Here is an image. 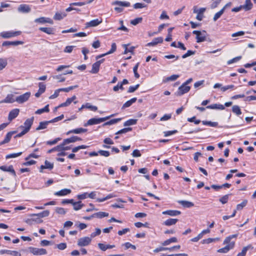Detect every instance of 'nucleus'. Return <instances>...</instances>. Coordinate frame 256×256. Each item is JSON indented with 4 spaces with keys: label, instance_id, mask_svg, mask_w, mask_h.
<instances>
[{
    "label": "nucleus",
    "instance_id": "0e129e2a",
    "mask_svg": "<svg viewBox=\"0 0 256 256\" xmlns=\"http://www.w3.org/2000/svg\"><path fill=\"white\" fill-rule=\"evenodd\" d=\"M140 86L139 84H137L134 86H130L128 88V92L129 93H132L135 92Z\"/></svg>",
    "mask_w": 256,
    "mask_h": 256
},
{
    "label": "nucleus",
    "instance_id": "412c9836",
    "mask_svg": "<svg viewBox=\"0 0 256 256\" xmlns=\"http://www.w3.org/2000/svg\"><path fill=\"white\" fill-rule=\"evenodd\" d=\"M116 43H112V44L111 49L108 52H107L106 54H102L101 55L96 56V59L98 60V58H100L104 56L112 54L116 50Z\"/></svg>",
    "mask_w": 256,
    "mask_h": 256
},
{
    "label": "nucleus",
    "instance_id": "c03bdc74",
    "mask_svg": "<svg viewBox=\"0 0 256 256\" xmlns=\"http://www.w3.org/2000/svg\"><path fill=\"white\" fill-rule=\"evenodd\" d=\"M50 110L48 104L44 108L38 110L35 113L38 114H40L45 112H48Z\"/></svg>",
    "mask_w": 256,
    "mask_h": 256
},
{
    "label": "nucleus",
    "instance_id": "13d9d810",
    "mask_svg": "<svg viewBox=\"0 0 256 256\" xmlns=\"http://www.w3.org/2000/svg\"><path fill=\"white\" fill-rule=\"evenodd\" d=\"M188 121L190 122H194L196 124H198L201 122L200 120H196V117L195 116L188 118Z\"/></svg>",
    "mask_w": 256,
    "mask_h": 256
},
{
    "label": "nucleus",
    "instance_id": "bb28decb",
    "mask_svg": "<svg viewBox=\"0 0 256 256\" xmlns=\"http://www.w3.org/2000/svg\"><path fill=\"white\" fill-rule=\"evenodd\" d=\"M82 139L77 136H72L70 138L64 139V143L66 144H68L70 143L74 142H76L80 141Z\"/></svg>",
    "mask_w": 256,
    "mask_h": 256
},
{
    "label": "nucleus",
    "instance_id": "338daca9",
    "mask_svg": "<svg viewBox=\"0 0 256 256\" xmlns=\"http://www.w3.org/2000/svg\"><path fill=\"white\" fill-rule=\"evenodd\" d=\"M52 78L54 79L58 80V82H63L65 81V80H66L65 78L62 77V75H60V74L54 76H52Z\"/></svg>",
    "mask_w": 256,
    "mask_h": 256
},
{
    "label": "nucleus",
    "instance_id": "ddd939ff",
    "mask_svg": "<svg viewBox=\"0 0 256 256\" xmlns=\"http://www.w3.org/2000/svg\"><path fill=\"white\" fill-rule=\"evenodd\" d=\"M34 22L41 24L48 23L51 24H53V20L49 18L40 17L34 20Z\"/></svg>",
    "mask_w": 256,
    "mask_h": 256
},
{
    "label": "nucleus",
    "instance_id": "7c9ffc66",
    "mask_svg": "<svg viewBox=\"0 0 256 256\" xmlns=\"http://www.w3.org/2000/svg\"><path fill=\"white\" fill-rule=\"evenodd\" d=\"M98 246L99 248L103 251H105L107 249L112 248L115 247L114 245H110V244L106 245V244H101V243H99L98 244Z\"/></svg>",
    "mask_w": 256,
    "mask_h": 256
},
{
    "label": "nucleus",
    "instance_id": "49530a36",
    "mask_svg": "<svg viewBox=\"0 0 256 256\" xmlns=\"http://www.w3.org/2000/svg\"><path fill=\"white\" fill-rule=\"evenodd\" d=\"M230 195L231 194H227L222 196L219 199V201L223 204H226Z\"/></svg>",
    "mask_w": 256,
    "mask_h": 256
},
{
    "label": "nucleus",
    "instance_id": "864d4df0",
    "mask_svg": "<svg viewBox=\"0 0 256 256\" xmlns=\"http://www.w3.org/2000/svg\"><path fill=\"white\" fill-rule=\"evenodd\" d=\"M248 201L245 200H244L240 204H237L236 206V210H242L247 204Z\"/></svg>",
    "mask_w": 256,
    "mask_h": 256
},
{
    "label": "nucleus",
    "instance_id": "cd10ccee",
    "mask_svg": "<svg viewBox=\"0 0 256 256\" xmlns=\"http://www.w3.org/2000/svg\"><path fill=\"white\" fill-rule=\"evenodd\" d=\"M7 254L10 255H13L14 256H16L18 254L20 256V254H18V252L17 251L15 250H0V254Z\"/></svg>",
    "mask_w": 256,
    "mask_h": 256
},
{
    "label": "nucleus",
    "instance_id": "5701e85b",
    "mask_svg": "<svg viewBox=\"0 0 256 256\" xmlns=\"http://www.w3.org/2000/svg\"><path fill=\"white\" fill-rule=\"evenodd\" d=\"M206 108L208 109H216V110H223L225 108V107L224 105L222 104H214L210 105H208L206 106Z\"/></svg>",
    "mask_w": 256,
    "mask_h": 256
},
{
    "label": "nucleus",
    "instance_id": "20e7f679",
    "mask_svg": "<svg viewBox=\"0 0 256 256\" xmlns=\"http://www.w3.org/2000/svg\"><path fill=\"white\" fill-rule=\"evenodd\" d=\"M20 31H6L0 33V36L4 38H10L16 36L21 34Z\"/></svg>",
    "mask_w": 256,
    "mask_h": 256
},
{
    "label": "nucleus",
    "instance_id": "2eb2a0df",
    "mask_svg": "<svg viewBox=\"0 0 256 256\" xmlns=\"http://www.w3.org/2000/svg\"><path fill=\"white\" fill-rule=\"evenodd\" d=\"M18 11L24 13H28L30 11V8L28 5L26 4H22L20 5L18 8Z\"/></svg>",
    "mask_w": 256,
    "mask_h": 256
},
{
    "label": "nucleus",
    "instance_id": "37998d69",
    "mask_svg": "<svg viewBox=\"0 0 256 256\" xmlns=\"http://www.w3.org/2000/svg\"><path fill=\"white\" fill-rule=\"evenodd\" d=\"M225 10V7H224L222 10H220L219 12H217L214 15L213 20L214 21H216L218 18H219L223 14L224 12V11Z\"/></svg>",
    "mask_w": 256,
    "mask_h": 256
},
{
    "label": "nucleus",
    "instance_id": "6e6552de",
    "mask_svg": "<svg viewBox=\"0 0 256 256\" xmlns=\"http://www.w3.org/2000/svg\"><path fill=\"white\" fill-rule=\"evenodd\" d=\"M206 8H202L200 9H198L196 6H194V12L196 13L197 16H196V18L198 20H202L204 17V13L206 11Z\"/></svg>",
    "mask_w": 256,
    "mask_h": 256
},
{
    "label": "nucleus",
    "instance_id": "393cba45",
    "mask_svg": "<svg viewBox=\"0 0 256 256\" xmlns=\"http://www.w3.org/2000/svg\"><path fill=\"white\" fill-rule=\"evenodd\" d=\"M87 132V129L82 128H77L76 129H74V130H69L68 132H66V135H68L70 134H80L82 132Z\"/></svg>",
    "mask_w": 256,
    "mask_h": 256
},
{
    "label": "nucleus",
    "instance_id": "f704fd0d",
    "mask_svg": "<svg viewBox=\"0 0 256 256\" xmlns=\"http://www.w3.org/2000/svg\"><path fill=\"white\" fill-rule=\"evenodd\" d=\"M94 218H102L104 217H106L108 216V213L102 212H100L96 213L94 214Z\"/></svg>",
    "mask_w": 256,
    "mask_h": 256
},
{
    "label": "nucleus",
    "instance_id": "f257e3e1",
    "mask_svg": "<svg viewBox=\"0 0 256 256\" xmlns=\"http://www.w3.org/2000/svg\"><path fill=\"white\" fill-rule=\"evenodd\" d=\"M115 116V114H112L110 116H108L104 118H94L90 119L86 123L84 124V126H92L94 124H97L107 120H108L110 118Z\"/></svg>",
    "mask_w": 256,
    "mask_h": 256
},
{
    "label": "nucleus",
    "instance_id": "774afa93",
    "mask_svg": "<svg viewBox=\"0 0 256 256\" xmlns=\"http://www.w3.org/2000/svg\"><path fill=\"white\" fill-rule=\"evenodd\" d=\"M142 18H136L131 20L130 24H132V25L136 26L137 24L141 22L142 21Z\"/></svg>",
    "mask_w": 256,
    "mask_h": 256
},
{
    "label": "nucleus",
    "instance_id": "0eeeda50",
    "mask_svg": "<svg viewBox=\"0 0 256 256\" xmlns=\"http://www.w3.org/2000/svg\"><path fill=\"white\" fill-rule=\"evenodd\" d=\"M30 96V92H26L23 94L17 96L16 98V101L19 104H22L27 101Z\"/></svg>",
    "mask_w": 256,
    "mask_h": 256
},
{
    "label": "nucleus",
    "instance_id": "7ed1b4c3",
    "mask_svg": "<svg viewBox=\"0 0 256 256\" xmlns=\"http://www.w3.org/2000/svg\"><path fill=\"white\" fill-rule=\"evenodd\" d=\"M112 5L118 6L114 8V10L118 12H121L123 10V8L121 7H128L130 4L128 2H122L116 0L112 2Z\"/></svg>",
    "mask_w": 256,
    "mask_h": 256
},
{
    "label": "nucleus",
    "instance_id": "09e8293b",
    "mask_svg": "<svg viewBox=\"0 0 256 256\" xmlns=\"http://www.w3.org/2000/svg\"><path fill=\"white\" fill-rule=\"evenodd\" d=\"M137 122V120L136 119H130L126 121L124 124V126H132L134 125Z\"/></svg>",
    "mask_w": 256,
    "mask_h": 256
},
{
    "label": "nucleus",
    "instance_id": "69168bd1",
    "mask_svg": "<svg viewBox=\"0 0 256 256\" xmlns=\"http://www.w3.org/2000/svg\"><path fill=\"white\" fill-rule=\"evenodd\" d=\"M100 233H101L100 229L99 228H96V232H92L90 234V238H94L97 236H99L100 234Z\"/></svg>",
    "mask_w": 256,
    "mask_h": 256
},
{
    "label": "nucleus",
    "instance_id": "4d7b16f0",
    "mask_svg": "<svg viewBox=\"0 0 256 256\" xmlns=\"http://www.w3.org/2000/svg\"><path fill=\"white\" fill-rule=\"evenodd\" d=\"M176 242V238L174 237L164 241L162 244L163 246H166L170 244L172 242Z\"/></svg>",
    "mask_w": 256,
    "mask_h": 256
},
{
    "label": "nucleus",
    "instance_id": "aec40b11",
    "mask_svg": "<svg viewBox=\"0 0 256 256\" xmlns=\"http://www.w3.org/2000/svg\"><path fill=\"white\" fill-rule=\"evenodd\" d=\"M0 169L4 172H10L13 174L14 176H16V174L12 166H0Z\"/></svg>",
    "mask_w": 256,
    "mask_h": 256
},
{
    "label": "nucleus",
    "instance_id": "8fccbe9b",
    "mask_svg": "<svg viewBox=\"0 0 256 256\" xmlns=\"http://www.w3.org/2000/svg\"><path fill=\"white\" fill-rule=\"evenodd\" d=\"M78 87V85H75L73 86H70L66 88H60V92H69L70 90H72Z\"/></svg>",
    "mask_w": 256,
    "mask_h": 256
},
{
    "label": "nucleus",
    "instance_id": "5fc2aeb1",
    "mask_svg": "<svg viewBox=\"0 0 256 256\" xmlns=\"http://www.w3.org/2000/svg\"><path fill=\"white\" fill-rule=\"evenodd\" d=\"M7 64L6 60L0 58V70H3L6 66Z\"/></svg>",
    "mask_w": 256,
    "mask_h": 256
},
{
    "label": "nucleus",
    "instance_id": "79ce46f5",
    "mask_svg": "<svg viewBox=\"0 0 256 256\" xmlns=\"http://www.w3.org/2000/svg\"><path fill=\"white\" fill-rule=\"evenodd\" d=\"M50 214V212L48 210H44L41 212L37 214H34L33 216H38L39 218H44L48 216Z\"/></svg>",
    "mask_w": 256,
    "mask_h": 256
},
{
    "label": "nucleus",
    "instance_id": "3c124183",
    "mask_svg": "<svg viewBox=\"0 0 256 256\" xmlns=\"http://www.w3.org/2000/svg\"><path fill=\"white\" fill-rule=\"evenodd\" d=\"M22 154V152H19L18 153H13V154H7L6 156V159H9L11 158H15L16 157H18V156H20Z\"/></svg>",
    "mask_w": 256,
    "mask_h": 256
},
{
    "label": "nucleus",
    "instance_id": "72a5a7b5",
    "mask_svg": "<svg viewBox=\"0 0 256 256\" xmlns=\"http://www.w3.org/2000/svg\"><path fill=\"white\" fill-rule=\"evenodd\" d=\"M237 236H238V234H234L230 235V236H227L225 238V240L224 241L223 244H226V245L227 244H229L232 242V241H231V240L232 238H237Z\"/></svg>",
    "mask_w": 256,
    "mask_h": 256
},
{
    "label": "nucleus",
    "instance_id": "423d86ee",
    "mask_svg": "<svg viewBox=\"0 0 256 256\" xmlns=\"http://www.w3.org/2000/svg\"><path fill=\"white\" fill-rule=\"evenodd\" d=\"M92 241L90 237L84 236L78 240V245L80 246H88Z\"/></svg>",
    "mask_w": 256,
    "mask_h": 256
},
{
    "label": "nucleus",
    "instance_id": "f8f14e48",
    "mask_svg": "<svg viewBox=\"0 0 256 256\" xmlns=\"http://www.w3.org/2000/svg\"><path fill=\"white\" fill-rule=\"evenodd\" d=\"M102 19L101 18L100 20L98 19L93 20L89 22H87L85 24V28H88L90 27H94L96 26L102 22Z\"/></svg>",
    "mask_w": 256,
    "mask_h": 256
},
{
    "label": "nucleus",
    "instance_id": "a211bd4d",
    "mask_svg": "<svg viewBox=\"0 0 256 256\" xmlns=\"http://www.w3.org/2000/svg\"><path fill=\"white\" fill-rule=\"evenodd\" d=\"M15 132H16L14 131V132H8L6 136L4 139L2 141L0 142V146L9 142L12 137V134H14Z\"/></svg>",
    "mask_w": 256,
    "mask_h": 256
},
{
    "label": "nucleus",
    "instance_id": "e433bc0d",
    "mask_svg": "<svg viewBox=\"0 0 256 256\" xmlns=\"http://www.w3.org/2000/svg\"><path fill=\"white\" fill-rule=\"evenodd\" d=\"M203 125L208 126L211 127H216L218 126L217 122H212L210 121L202 120V122Z\"/></svg>",
    "mask_w": 256,
    "mask_h": 256
},
{
    "label": "nucleus",
    "instance_id": "4be33fe9",
    "mask_svg": "<svg viewBox=\"0 0 256 256\" xmlns=\"http://www.w3.org/2000/svg\"><path fill=\"white\" fill-rule=\"evenodd\" d=\"M178 202L184 208H190L194 206L193 202L187 200H178Z\"/></svg>",
    "mask_w": 256,
    "mask_h": 256
},
{
    "label": "nucleus",
    "instance_id": "4c0bfd02",
    "mask_svg": "<svg viewBox=\"0 0 256 256\" xmlns=\"http://www.w3.org/2000/svg\"><path fill=\"white\" fill-rule=\"evenodd\" d=\"M252 4L250 0H246L245 4L244 5L243 7L245 10H249L252 8Z\"/></svg>",
    "mask_w": 256,
    "mask_h": 256
},
{
    "label": "nucleus",
    "instance_id": "c85d7f7f",
    "mask_svg": "<svg viewBox=\"0 0 256 256\" xmlns=\"http://www.w3.org/2000/svg\"><path fill=\"white\" fill-rule=\"evenodd\" d=\"M50 124V121H44L40 122L38 126L36 128V130H40L47 128L48 124Z\"/></svg>",
    "mask_w": 256,
    "mask_h": 256
},
{
    "label": "nucleus",
    "instance_id": "2f4dec72",
    "mask_svg": "<svg viewBox=\"0 0 256 256\" xmlns=\"http://www.w3.org/2000/svg\"><path fill=\"white\" fill-rule=\"evenodd\" d=\"M136 100L137 99L136 98H134L130 99V100L127 101L123 104L122 108L124 109L126 108H128V107L130 106L132 104H134V102H136Z\"/></svg>",
    "mask_w": 256,
    "mask_h": 256
},
{
    "label": "nucleus",
    "instance_id": "a19ab883",
    "mask_svg": "<svg viewBox=\"0 0 256 256\" xmlns=\"http://www.w3.org/2000/svg\"><path fill=\"white\" fill-rule=\"evenodd\" d=\"M232 112L237 116L242 114V111L239 106L234 105L232 107Z\"/></svg>",
    "mask_w": 256,
    "mask_h": 256
},
{
    "label": "nucleus",
    "instance_id": "f03ea898",
    "mask_svg": "<svg viewBox=\"0 0 256 256\" xmlns=\"http://www.w3.org/2000/svg\"><path fill=\"white\" fill-rule=\"evenodd\" d=\"M192 80V78H190L186 80L182 86L178 88V94L180 95L184 94L188 92L190 90V87L188 86V84L191 82Z\"/></svg>",
    "mask_w": 256,
    "mask_h": 256
},
{
    "label": "nucleus",
    "instance_id": "9d476101",
    "mask_svg": "<svg viewBox=\"0 0 256 256\" xmlns=\"http://www.w3.org/2000/svg\"><path fill=\"white\" fill-rule=\"evenodd\" d=\"M34 120V118L33 116L30 118H28L24 122V126H21L20 128H24V130L25 131L28 132L30 130V128L33 124Z\"/></svg>",
    "mask_w": 256,
    "mask_h": 256
},
{
    "label": "nucleus",
    "instance_id": "680f3d73",
    "mask_svg": "<svg viewBox=\"0 0 256 256\" xmlns=\"http://www.w3.org/2000/svg\"><path fill=\"white\" fill-rule=\"evenodd\" d=\"M242 58V56H238L236 57H235L229 60L228 61L227 64H230L232 63L236 62L240 60Z\"/></svg>",
    "mask_w": 256,
    "mask_h": 256
},
{
    "label": "nucleus",
    "instance_id": "58836bf2",
    "mask_svg": "<svg viewBox=\"0 0 256 256\" xmlns=\"http://www.w3.org/2000/svg\"><path fill=\"white\" fill-rule=\"evenodd\" d=\"M66 16V14L64 12H62V13L57 12L54 16V18L56 20H60L62 19L63 18H64Z\"/></svg>",
    "mask_w": 256,
    "mask_h": 256
},
{
    "label": "nucleus",
    "instance_id": "6e6d98bb",
    "mask_svg": "<svg viewBox=\"0 0 256 256\" xmlns=\"http://www.w3.org/2000/svg\"><path fill=\"white\" fill-rule=\"evenodd\" d=\"M162 214H168L170 216H176V210H168L162 212Z\"/></svg>",
    "mask_w": 256,
    "mask_h": 256
},
{
    "label": "nucleus",
    "instance_id": "dca6fc26",
    "mask_svg": "<svg viewBox=\"0 0 256 256\" xmlns=\"http://www.w3.org/2000/svg\"><path fill=\"white\" fill-rule=\"evenodd\" d=\"M16 101V99L14 98V95L12 94H8L6 98L0 101V103H13Z\"/></svg>",
    "mask_w": 256,
    "mask_h": 256
},
{
    "label": "nucleus",
    "instance_id": "de8ad7c7",
    "mask_svg": "<svg viewBox=\"0 0 256 256\" xmlns=\"http://www.w3.org/2000/svg\"><path fill=\"white\" fill-rule=\"evenodd\" d=\"M176 224V218H170L164 222V224L167 226H170L172 225H174Z\"/></svg>",
    "mask_w": 256,
    "mask_h": 256
},
{
    "label": "nucleus",
    "instance_id": "a878e982",
    "mask_svg": "<svg viewBox=\"0 0 256 256\" xmlns=\"http://www.w3.org/2000/svg\"><path fill=\"white\" fill-rule=\"evenodd\" d=\"M71 192L70 189L64 188L54 193L55 196H64L70 194Z\"/></svg>",
    "mask_w": 256,
    "mask_h": 256
},
{
    "label": "nucleus",
    "instance_id": "f3484780",
    "mask_svg": "<svg viewBox=\"0 0 256 256\" xmlns=\"http://www.w3.org/2000/svg\"><path fill=\"white\" fill-rule=\"evenodd\" d=\"M24 44V42L20 40H17V41H14V42H10V41H5L3 42L2 44V46H18L19 44Z\"/></svg>",
    "mask_w": 256,
    "mask_h": 256
},
{
    "label": "nucleus",
    "instance_id": "6ab92c4d",
    "mask_svg": "<svg viewBox=\"0 0 256 256\" xmlns=\"http://www.w3.org/2000/svg\"><path fill=\"white\" fill-rule=\"evenodd\" d=\"M38 92L35 94V96L36 98H38L46 90V85L43 82H40L38 84Z\"/></svg>",
    "mask_w": 256,
    "mask_h": 256
},
{
    "label": "nucleus",
    "instance_id": "b1692460",
    "mask_svg": "<svg viewBox=\"0 0 256 256\" xmlns=\"http://www.w3.org/2000/svg\"><path fill=\"white\" fill-rule=\"evenodd\" d=\"M163 42L162 37L154 38L151 42H148L146 46H154L158 44L162 43Z\"/></svg>",
    "mask_w": 256,
    "mask_h": 256
},
{
    "label": "nucleus",
    "instance_id": "ea45409f",
    "mask_svg": "<svg viewBox=\"0 0 256 256\" xmlns=\"http://www.w3.org/2000/svg\"><path fill=\"white\" fill-rule=\"evenodd\" d=\"M121 120H122L121 118L112 119V120H111L104 123L102 126H108V125H112V124H115L118 122L120 121Z\"/></svg>",
    "mask_w": 256,
    "mask_h": 256
},
{
    "label": "nucleus",
    "instance_id": "603ef678",
    "mask_svg": "<svg viewBox=\"0 0 256 256\" xmlns=\"http://www.w3.org/2000/svg\"><path fill=\"white\" fill-rule=\"evenodd\" d=\"M131 130H132V128H122V129L118 130V132H117L116 133V134H125V133H126Z\"/></svg>",
    "mask_w": 256,
    "mask_h": 256
},
{
    "label": "nucleus",
    "instance_id": "c756f323",
    "mask_svg": "<svg viewBox=\"0 0 256 256\" xmlns=\"http://www.w3.org/2000/svg\"><path fill=\"white\" fill-rule=\"evenodd\" d=\"M39 30L42 32H44L47 34H54V29L52 28H44V27H41V28H39Z\"/></svg>",
    "mask_w": 256,
    "mask_h": 256
},
{
    "label": "nucleus",
    "instance_id": "39448f33",
    "mask_svg": "<svg viewBox=\"0 0 256 256\" xmlns=\"http://www.w3.org/2000/svg\"><path fill=\"white\" fill-rule=\"evenodd\" d=\"M29 252L35 256H42L47 254V251L43 248H36L34 247H29Z\"/></svg>",
    "mask_w": 256,
    "mask_h": 256
},
{
    "label": "nucleus",
    "instance_id": "4468645a",
    "mask_svg": "<svg viewBox=\"0 0 256 256\" xmlns=\"http://www.w3.org/2000/svg\"><path fill=\"white\" fill-rule=\"evenodd\" d=\"M20 110L18 108H14L10 111L8 114V119L10 121L18 116L19 114Z\"/></svg>",
    "mask_w": 256,
    "mask_h": 256
},
{
    "label": "nucleus",
    "instance_id": "c9c22d12",
    "mask_svg": "<svg viewBox=\"0 0 256 256\" xmlns=\"http://www.w3.org/2000/svg\"><path fill=\"white\" fill-rule=\"evenodd\" d=\"M84 205L81 201H78L73 204V208L75 210H80Z\"/></svg>",
    "mask_w": 256,
    "mask_h": 256
},
{
    "label": "nucleus",
    "instance_id": "052dcab7",
    "mask_svg": "<svg viewBox=\"0 0 256 256\" xmlns=\"http://www.w3.org/2000/svg\"><path fill=\"white\" fill-rule=\"evenodd\" d=\"M55 211L58 214L62 215H64L66 213V211L62 208L56 207V208Z\"/></svg>",
    "mask_w": 256,
    "mask_h": 256
},
{
    "label": "nucleus",
    "instance_id": "9b49d317",
    "mask_svg": "<svg viewBox=\"0 0 256 256\" xmlns=\"http://www.w3.org/2000/svg\"><path fill=\"white\" fill-rule=\"evenodd\" d=\"M234 245L235 242H232L229 244L218 250L217 252L220 253H227L230 250L234 248Z\"/></svg>",
    "mask_w": 256,
    "mask_h": 256
},
{
    "label": "nucleus",
    "instance_id": "473e14b6",
    "mask_svg": "<svg viewBox=\"0 0 256 256\" xmlns=\"http://www.w3.org/2000/svg\"><path fill=\"white\" fill-rule=\"evenodd\" d=\"M100 66L96 62H94L92 65V68L90 72L92 74H96L98 72Z\"/></svg>",
    "mask_w": 256,
    "mask_h": 256
},
{
    "label": "nucleus",
    "instance_id": "a18cd8bd",
    "mask_svg": "<svg viewBox=\"0 0 256 256\" xmlns=\"http://www.w3.org/2000/svg\"><path fill=\"white\" fill-rule=\"evenodd\" d=\"M220 238H206V239H204L202 240V242L203 244H210L211 242H216V241H218L219 240Z\"/></svg>",
    "mask_w": 256,
    "mask_h": 256
},
{
    "label": "nucleus",
    "instance_id": "1a4fd4ad",
    "mask_svg": "<svg viewBox=\"0 0 256 256\" xmlns=\"http://www.w3.org/2000/svg\"><path fill=\"white\" fill-rule=\"evenodd\" d=\"M192 34L196 35V41L197 42L200 43L206 40V36L202 32L194 30L192 32Z\"/></svg>",
    "mask_w": 256,
    "mask_h": 256
},
{
    "label": "nucleus",
    "instance_id": "bf43d9fd",
    "mask_svg": "<svg viewBox=\"0 0 256 256\" xmlns=\"http://www.w3.org/2000/svg\"><path fill=\"white\" fill-rule=\"evenodd\" d=\"M84 106L86 108L90 109L92 111H96L98 110V108L96 106H92L90 103H86L84 104Z\"/></svg>",
    "mask_w": 256,
    "mask_h": 256
},
{
    "label": "nucleus",
    "instance_id": "e2e57ef3",
    "mask_svg": "<svg viewBox=\"0 0 256 256\" xmlns=\"http://www.w3.org/2000/svg\"><path fill=\"white\" fill-rule=\"evenodd\" d=\"M138 66H139V63L138 62L136 66L134 67L133 68V71H134V76L136 78H140V74H138L137 70H138Z\"/></svg>",
    "mask_w": 256,
    "mask_h": 256
}]
</instances>
